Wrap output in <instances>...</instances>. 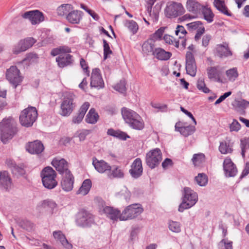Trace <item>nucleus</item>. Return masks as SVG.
I'll list each match as a JSON object with an SVG mask.
<instances>
[{
  "label": "nucleus",
  "instance_id": "nucleus-1",
  "mask_svg": "<svg viewBox=\"0 0 249 249\" xmlns=\"http://www.w3.org/2000/svg\"><path fill=\"white\" fill-rule=\"evenodd\" d=\"M18 132V129L11 118H4L0 122V139L7 143Z\"/></svg>",
  "mask_w": 249,
  "mask_h": 249
},
{
  "label": "nucleus",
  "instance_id": "nucleus-2",
  "mask_svg": "<svg viewBox=\"0 0 249 249\" xmlns=\"http://www.w3.org/2000/svg\"><path fill=\"white\" fill-rule=\"evenodd\" d=\"M122 114L125 123L133 129L141 130L144 126L141 117L134 111L124 107L122 108Z\"/></svg>",
  "mask_w": 249,
  "mask_h": 249
},
{
  "label": "nucleus",
  "instance_id": "nucleus-3",
  "mask_svg": "<svg viewBox=\"0 0 249 249\" xmlns=\"http://www.w3.org/2000/svg\"><path fill=\"white\" fill-rule=\"evenodd\" d=\"M197 201V194L190 188L185 187L183 188L182 202L178 206V211L182 213L194 206Z\"/></svg>",
  "mask_w": 249,
  "mask_h": 249
},
{
  "label": "nucleus",
  "instance_id": "nucleus-4",
  "mask_svg": "<svg viewBox=\"0 0 249 249\" xmlns=\"http://www.w3.org/2000/svg\"><path fill=\"white\" fill-rule=\"evenodd\" d=\"M76 107V96L71 92H65L60 105V114L62 116H69Z\"/></svg>",
  "mask_w": 249,
  "mask_h": 249
},
{
  "label": "nucleus",
  "instance_id": "nucleus-5",
  "mask_svg": "<svg viewBox=\"0 0 249 249\" xmlns=\"http://www.w3.org/2000/svg\"><path fill=\"white\" fill-rule=\"evenodd\" d=\"M37 111L35 107H29L23 110L19 115V122L21 125L25 127L33 125L37 117Z\"/></svg>",
  "mask_w": 249,
  "mask_h": 249
},
{
  "label": "nucleus",
  "instance_id": "nucleus-6",
  "mask_svg": "<svg viewBox=\"0 0 249 249\" xmlns=\"http://www.w3.org/2000/svg\"><path fill=\"white\" fill-rule=\"evenodd\" d=\"M40 176L43 186L48 189H52L57 185L55 178L56 173L50 166L45 167L41 172Z\"/></svg>",
  "mask_w": 249,
  "mask_h": 249
},
{
  "label": "nucleus",
  "instance_id": "nucleus-7",
  "mask_svg": "<svg viewBox=\"0 0 249 249\" xmlns=\"http://www.w3.org/2000/svg\"><path fill=\"white\" fill-rule=\"evenodd\" d=\"M75 223L77 226L82 228H88L95 223L92 214L85 210L80 211L76 215Z\"/></svg>",
  "mask_w": 249,
  "mask_h": 249
},
{
  "label": "nucleus",
  "instance_id": "nucleus-8",
  "mask_svg": "<svg viewBox=\"0 0 249 249\" xmlns=\"http://www.w3.org/2000/svg\"><path fill=\"white\" fill-rule=\"evenodd\" d=\"M143 212V209L140 204H133L127 206L120 216L121 221H125L136 218Z\"/></svg>",
  "mask_w": 249,
  "mask_h": 249
},
{
  "label": "nucleus",
  "instance_id": "nucleus-9",
  "mask_svg": "<svg viewBox=\"0 0 249 249\" xmlns=\"http://www.w3.org/2000/svg\"><path fill=\"white\" fill-rule=\"evenodd\" d=\"M162 160V153L161 150L156 148L146 153L145 161L146 165L151 169L157 167Z\"/></svg>",
  "mask_w": 249,
  "mask_h": 249
},
{
  "label": "nucleus",
  "instance_id": "nucleus-10",
  "mask_svg": "<svg viewBox=\"0 0 249 249\" xmlns=\"http://www.w3.org/2000/svg\"><path fill=\"white\" fill-rule=\"evenodd\" d=\"M6 78L15 89L22 81V77L20 75V71L16 66H12L7 70Z\"/></svg>",
  "mask_w": 249,
  "mask_h": 249
},
{
  "label": "nucleus",
  "instance_id": "nucleus-11",
  "mask_svg": "<svg viewBox=\"0 0 249 249\" xmlns=\"http://www.w3.org/2000/svg\"><path fill=\"white\" fill-rule=\"evenodd\" d=\"M164 11L165 16H181L185 9L181 3L170 1L166 4Z\"/></svg>",
  "mask_w": 249,
  "mask_h": 249
},
{
  "label": "nucleus",
  "instance_id": "nucleus-12",
  "mask_svg": "<svg viewBox=\"0 0 249 249\" xmlns=\"http://www.w3.org/2000/svg\"><path fill=\"white\" fill-rule=\"evenodd\" d=\"M208 78L214 82L223 83L221 76L223 73V69L219 66L209 67L207 68Z\"/></svg>",
  "mask_w": 249,
  "mask_h": 249
},
{
  "label": "nucleus",
  "instance_id": "nucleus-13",
  "mask_svg": "<svg viewBox=\"0 0 249 249\" xmlns=\"http://www.w3.org/2000/svg\"><path fill=\"white\" fill-rule=\"evenodd\" d=\"M157 0H145V10L149 16H159L161 11L163 1L157 2L155 6L154 4Z\"/></svg>",
  "mask_w": 249,
  "mask_h": 249
},
{
  "label": "nucleus",
  "instance_id": "nucleus-14",
  "mask_svg": "<svg viewBox=\"0 0 249 249\" xmlns=\"http://www.w3.org/2000/svg\"><path fill=\"white\" fill-rule=\"evenodd\" d=\"M186 72L191 76H195L196 72V65L193 54L190 51H188L186 54Z\"/></svg>",
  "mask_w": 249,
  "mask_h": 249
},
{
  "label": "nucleus",
  "instance_id": "nucleus-15",
  "mask_svg": "<svg viewBox=\"0 0 249 249\" xmlns=\"http://www.w3.org/2000/svg\"><path fill=\"white\" fill-rule=\"evenodd\" d=\"M58 16H81L82 12L80 11L73 10V7L70 4H62L56 9Z\"/></svg>",
  "mask_w": 249,
  "mask_h": 249
},
{
  "label": "nucleus",
  "instance_id": "nucleus-16",
  "mask_svg": "<svg viewBox=\"0 0 249 249\" xmlns=\"http://www.w3.org/2000/svg\"><path fill=\"white\" fill-rule=\"evenodd\" d=\"M131 176L134 178H140L142 174L143 168L142 161L140 158L136 159L131 165V168L129 170Z\"/></svg>",
  "mask_w": 249,
  "mask_h": 249
},
{
  "label": "nucleus",
  "instance_id": "nucleus-17",
  "mask_svg": "<svg viewBox=\"0 0 249 249\" xmlns=\"http://www.w3.org/2000/svg\"><path fill=\"white\" fill-rule=\"evenodd\" d=\"M98 68L92 70L91 76L90 86L98 89L104 88V82Z\"/></svg>",
  "mask_w": 249,
  "mask_h": 249
},
{
  "label": "nucleus",
  "instance_id": "nucleus-18",
  "mask_svg": "<svg viewBox=\"0 0 249 249\" xmlns=\"http://www.w3.org/2000/svg\"><path fill=\"white\" fill-rule=\"evenodd\" d=\"M52 164L62 175L71 172L68 168V163L64 159H54L52 161Z\"/></svg>",
  "mask_w": 249,
  "mask_h": 249
},
{
  "label": "nucleus",
  "instance_id": "nucleus-19",
  "mask_svg": "<svg viewBox=\"0 0 249 249\" xmlns=\"http://www.w3.org/2000/svg\"><path fill=\"white\" fill-rule=\"evenodd\" d=\"M223 169L226 177H234L237 173V169L230 158H226L223 164Z\"/></svg>",
  "mask_w": 249,
  "mask_h": 249
},
{
  "label": "nucleus",
  "instance_id": "nucleus-20",
  "mask_svg": "<svg viewBox=\"0 0 249 249\" xmlns=\"http://www.w3.org/2000/svg\"><path fill=\"white\" fill-rule=\"evenodd\" d=\"M62 176V179L61 181V186L62 189L66 192L72 190L74 181V178L71 172Z\"/></svg>",
  "mask_w": 249,
  "mask_h": 249
},
{
  "label": "nucleus",
  "instance_id": "nucleus-21",
  "mask_svg": "<svg viewBox=\"0 0 249 249\" xmlns=\"http://www.w3.org/2000/svg\"><path fill=\"white\" fill-rule=\"evenodd\" d=\"M12 186V179L8 172L2 171L0 172V188L9 191Z\"/></svg>",
  "mask_w": 249,
  "mask_h": 249
},
{
  "label": "nucleus",
  "instance_id": "nucleus-22",
  "mask_svg": "<svg viewBox=\"0 0 249 249\" xmlns=\"http://www.w3.org/2000/svg\"><path fill=\"white\" fill-rule=\"evenodd\" d=\"M175 131L179 132L181 135L187 137L192 135L195 131V127L192 125L183 126V123L178 121L175 126Z\"/></svg>",
  "mask_w": 249,
  "mask_h": 249
},
{
  "label": "nucleus",
  "instance_id": "nucleus-23",
  "mask_svg": "<svg viewBox=\"0 0 249 249\" xmlns=\"http://www.w3.org/2000/svg\"><path fill=\"white\" fill-rule=\"evenodd\" d=\"M56 61L60 68H63L72 65L74 60L72 55L70 54H62L56 58Z\"/></svg>",
  "mask_w": 249,
  "mask_h": 249
},
{
  "label": "nucleus",
  "instance_id": "nucleus-24",
  "mask_svg": "<svg viewBox=\"0 0 249 249\" xmlns=\"http://www.w3.org/2000/svg\"><path fill=\"white\" fill-rule=\"evenodd\" d=\"M90 106L89 103L86 102H85L80 107L78 112L74 115L72 120V122L73 124H79L83 120V118Z\"/></svg>",
  "mask_w": 249,
  "mask_h": 249
},
{
  "label": "nucleus",
  "instance_id": "nucleus-25",
  "mask_svg": "<svg viewBox=\"0 0 249 249\" xmlns=\"http://www.w3.org/2000/svg\"><path fill=\"white\" fill-rule=\"evenodd\" d=\"M26 149L31 154H39L44 150V147L40 141L36 140L29 142Z\"/></svg>",
  "mask_w": 249,
  "mask_h": 249
},
{
  "label": "nucleus",
  "instance_id": "nucleus-26",
  "mask_svg": "<svg viewBox=\"0 0 249 249\" xmlns=\"http://www.w3.org/2000/svg\"><path fill=\"white\" fill-rule=\"evenodd\" d=\"M92 164L97 172L104 173L110 171L111 167L104 160H98L96 158L93 159Z\"/></svg>",
  "mask_w": 249,
  "mask_h": 249
},
{
  "label": "nucleus",
  "instance_id": "nucleus-27",
  "mask_svg": "<svg viewBox=\"0 0 249 249\" xmlns=\"http://www.w3.org/2000/svg\"><path fill=\"white\" fill-rule=\"evenodd\" d=\"M53 236L54 239L59 241L61 245L66 249H71L72 245L71 243L69 242L67 239L65 235L61 231H55L53 233Z\"/></svg>",
  "mask_w": 249,
  "mask_h": 249
},
{
  "label": "nucleus",
  "instance_id": "nucleus-28",
  "mask_svg": "<svg viewBox=\"0 0 249 249\" xmlns=\"http://www.w3.org/2000/svg\"><path fill=\"white\" fill-rule=\"evenodd\" d=\"M233 142L230 139H226L223 142H220L219 151L222 154H231L233 152Z\"/></svg>",
  "mask_w": 249,
  "mask_h": 249
},
{
  "label": "nucleus",
  "instance_id": "nucleus-29",
  "mask_svg": "<svg viewBox=\"0 0 249 249\" xmlns=\"http://www.w3.org/2000/svg\"><path fill=\"white\" fill-rule=\"evenodd\" d=\"M103 212L108 218L113 221H117L118 218L120 219L121 214L118 209L109 206H106L103 209Z\"/></svg>",
  "mask_w": 249,
  "mask_h": 249
},
{
  "label": "nucleus",
  "instance_id": "nucleus-30",
  "mask_svg": "<svg viewBox=\"0 0 249 249\" xmlns=\"http://www.w3.org/2000/svg\"><path fill=\"white\" fill-rule=\"evenodd\" d=\"M153 55L158 60L166 61L170 58L172 54L171 52L165 51L163 49L157 48L154 50Z\"/></svg>",
  "mask_w": 249,
  "mask_h": 249
},
{
  "label": "nucleus",
  "instance_id": "nucleus-31",
  "mask_svg": "<svg viewBox=\"0 0 249 249\" xmlns=\"http://www.w3.org/2000/svg\"><path fill=\"white\" fill-rule=\"evenodd\" d=\"M216 51L217 55L220 58L227 57L232 55V53L228 45H218Z\"/></svg>",
  "mask_w": 249,
  "mask_h": 249
},
{
  "label": "nucleus",
  "instance_id": "nucleus-32",
  "mask_svg": "<svg viewBox=\"0 0 249 249\" xmlns=\"http://www.w3.org/2000/svg\"><path fill=\"white\" fill-rule=\"evenodd\" d=\"M154 43L155 42L150 38L145 41L142 45V50L143 53L147 55L151 53L153 55V53L154 52Z\"/></svg>",
  "mask_w": 249,
  "mask_h": 249
},
{
  "label": "nucleus",
  "instance_id": "nucleus-33",
  "mask_svg": "<svg viewBox=\"0 0 249 249\" xmlns=\"http://www.w3.org/2000/svg\"><path fill=\"white\" fill-rule=\"evenodd\" d=\"M91 181L89 179H85L81 186L77 192V194H81L82 196H85L89 192L91 187Z\"/></svg>",
  "mask_w": 249,
  "mask_h": 249
},
{
  "label": "nucleus",
  "instance_id": "nucleus-34",
  "mask_svg": "<svg viewBox=\"0 0 249 249\" xmlns=\"http://www.w3.org/2000/svg\"><path fill=\"white\" fill-rule=\"evenodd\" d=\"M109 173L108 176L110 178H123L124 177L123 171L117 166H113L111 167V170L109 171Z\"/></svg>",
  "mask_w": 249,
  "mask_h": 249
},
{
  "label": "nucleus",
  "instance_id": "nucleus-35",
  "mask_svg": "<svg viewBox=\"0 0 249 249\" xmlns=\"http://www.w3.org/2000/svg\"><path fill=\"white\" fill-rule=\"evenodd\" d=\"M71 52V49L67 46H60L57 48L53 49L51 52L52 56H56L62 54H68Z\"/></svg>",
  "mask_w": 249,
  "mask_h": 249
},
{
  "label": "nucleus",
  "instance_id": "nucleus-36",
  "mask_svg": "<svg viewBox=\"0 0 249 249\" xmlns=\"http://www.w3.org/2000/svg\"><path fill=\"white\" fill-rule=\"evenodd\" d=\"M98 118V113L96 112L94 108H91L86 115V121L87 123L94 124L97 122Z\"/></svg>",
  "mask_w": 249,
  "mask_h": 249
},
{
  "label": "nucleus",
  "instance_id": "nucleus-37",
  "mask_svg": "<svg viewBox=\"0 0 249 249\" xmlns=\"http://www.w3.org/2000/svg\"><path fill=\"white\" fill-rule=\"evenodd\" d=\"M213 5L222 14L227 16H231V14L228 12L227 7L225 5L224 1L221 0H214Z\"/></svg>",
  "mask_w": 249,
  "mask_h": 249
},
{
  "label": "nucleus",
  "instance_id": "nucleus-38",
  "mask_svg": "<svg viewBox=\"0 0 249 249\" xmlns=\"http://www.w3.org/2000/svg\"><path fill=\"white\" fill-rule=\"evenodd\" d=\"M240 147L241 150V154L243 159L245 158L246 150L249 148V136L240 140Z\"/></svg>",
  "mask_w": 249,
  "mask_h": 249
},
{
  "label": "nucleus",
  "instance_id": "nucleus-39",
  "mask_svg": "<svg viewBox=\"0 0 249 249\" xmlns=\"http://www.w3.org/2000/svg\"><path fill=\"white\" fill-rule=\"evenodd\" d=\"M226 74L229 81L234 82L238 77L239 74L237 68H233L226 71Z\"/></svg>",
  "mask_w": 249,
  "mask_h": 249
},
{
  "label": "nucleus",
  "instance_id": "nucleus-40",
  "mask_svg": "<svg viewBox=\"0 0 249 249\" xmlns=\"http://www.w3.org/2000/svg\"><path fill=\"white\" fill-rule=\"evenodd\" d=\"M35 42L36 40L33 37H27L19 41L20 45L23 48L22 50H24V51L31 47Z\"/></svg>",
  "mask_w": 249,
  "mask_h": 249
},
{
  "label": "nucleus",
  "instance_id": "nucleus-41",
  "mask_svg": "<svg viewBox=\"0 0 249 249\" xmlns=\"http://www.w3.org/2000/svg\"><path fill=\"white\" fill-rule=\"evenodd\" d=\"M200 6V4L195 0H188L186 2L187 10L193 13L196 12Z\"/></svg>",
  "mask_w": 249,
  "mask_h": 249
},
{
  "label": "nucleus",
  "instance_id": "nucleus-42",
  "mask_svg": "<svg viewBox=\"0 0 249 249\" xmlns=\"http://www.w3.org/2000/svg\"><path fill=\"white\" fill-rule=\"evenodd\" d=\"M124 26L133 34L137 33L139 27L137 23L133 20H126Z\"/></svg>",
  "mask_w": 249,
  "mask_h": 249
},
{
  "label": "nucleus",
  "instance_id": "nucleus-43",
  "mask_svg": "<svg viewBox=\"0 0 249 249\" xmlns=\"http://www.w3.org/2000/svg\"><path fill=\"white\" fill-rule=\"evenodd\" d=\"M196 183L200 186H205L207 185L208 179L207 175L204 173H199L195 178Z\"/></svg>",
  "mask_w": 249,
  "mask_h": 249
},
{
  "label": "nucleus",
  "instance_id": "nucleus-44",
  "mask_svg": "<svg viewBox=\"0 0 249 249\" xmlns=\"http://www.w3.org/2000/svg\"><path fill=\"white\" fill-rule=\"evenodd\" d=\"M195 166H199L205 161V155L202 153L195 154L192 159Z\"/></svg>",
  "mask_w": 249,
  "mask_h": 249
},
{
  "label": "nucleus",
  "instance_id": "nucleus-45",
  "mask_svg": "<svg viewBox=\"0 0 249 249\" xmlns=\"http://www.w3.org/2000/svg\"><path fill=\"white\" fill-rule=\"evenodd\" d=\"M17 222L20 227L27 231H31L33 228V224L27 219H22Z\"/></svg>",
  "mask_w": 249,
  "mask_h": 249
},
{
  "label": "nucleus",
  "instance_id": "nucleus-46",
  "mask_svg": "<svg viewBox=\"0 0 249 249\" xmlns=\"http://www.w3.org/2000/svg\"><path fill=\"white\" fill-rule=\"evenodd\" d=\"M219 249H233L232 242L229 241L228 238L222 239L218 244Z\"/></svg>",
  "mask_w": 249,
  "mask_h": 249
},
{
  "label": "nucleus",
  "instance_id": "nucleus-47",
  "mask_svg": "<svg viewBox=\"0 0 249 249\" xmlns=\"http://www.w3.org/2000/svg\"><path fill=\"white\" fill-rule=\"evenodd\" d=\"M168 228L170 231L174 232H179L181 231L180 224L178 222L169 221Z\"/></svg>",
  "mask_w": 249,
  "mask_h": 249
},
{
  "label": "nucleus",
  "instance_id": "nucleus-48",
  "mask_svg": "<svg viewBox=\"0 0 249 249\" xmlns=\"http://www.w3.org/2000/svg\"><path fill=\"white\" fill-rule=\"evenodd\" d=\"M164 27L160 28L150 36V39L153 40L154 42L156 40L161 39L164 32Z\"/></svg>",
  "mask_w": 249,
  "mask_h": 249
},
{
  "label": "nucleus",
  "instance_id": "nucleus-49",
  "mask_svg": "<svg viewBox=\"0 0 249 249\" xmlns=\"http://www.w3.org/2000/svg\"><path fill=\"white\" fill-rule=\"evenodd\" d=\"M126 82L125 80L122 79L114 87V89L120 93H124L126 91Z\"/></svg>",
  "mask_w": 249,
  "mask_h": 249
},
{
  "label": "nucleus",
  "instance_id": "nucleus-50",
  "mask_svg": "<svg viewBox=\"0 0 249 249\" xmlns=\"http://www.w3.org/2000/svg\"><path fill=\"white\" fill-rule=\"evenodd\" d=\"M197 89L204 93H207L210 92V89L206 86L203 78H200L197 82Z\"/></svg>",
  "mask_w": 249,
  "mask_h": 249
},
{
  "label": "nucleus",
  "instance_id": "nucleus-51",
  "mask_svg": "<svg viewBox=\"0 0 249 249\" xmlns=\"http://www.w3.org/2000/svg\"><path fill=\"white\" fill-rule=\"evenodd\" d=\"M12 172L13 174L16 176H22L25 173L23 165H18L16 164L15 167L12 168Z\"/></svg>",
  "mask_w": 249,
  "mask_h": 249
},
{
  "label": "nucleus",
  "instance_id": "nucleus-52",
  "mask_svg": "<svg viewBox=\"0 0 249 249\" xmlns=\"http://www.w3.org/2000/svg\"><path fill=\"white\" fill-rule=\"evenodd\" d=\"M103 47H104V59H106L108 57V55L112 53L109 44L105 39H103Z\"/></svg>",
  "mask_w": 249,
  "mask_h": 249
},
{
  "label": "nucleus",
  "instance_id": "nucleus-53",
  "mask_svg": "<svg viewBox=\"0 0 249 249\" xmlns=\"http://www.w3.org/2000/svg\"><path fill=\"white\" fill-rule=\"evenodd\" d=\"M41 205L44 208H50L53 210L56 207V204L53 200L47 199L42 201Z\"/></svg>",
  "mask_w": 249,
  "mask_h": 249
},
{
  "label": "nucleus",
  "instance_id": "nucleus-54",
  "mask_svg": "<svg viewBox=\"0 0 249 249\" xmlns=\"http://www.w3.org/2000/svg\"><path fill=\"white\" fill-rule=\"evenodd\" d=\"M229 127L231 132H237L241 129V125L236 119H233L232 122L230 124Z\"/></svg>",
  "mask_w": 249,
  "mask_h": 249
},
{
  "label": "nucleus",
  "instance_id": "nucleus-55",
  "mask_svg": "<svg viewBox=\"0 0 249 249\" xmlns=\"http://www.w3.org/2000/svg\"><path fill=\"white\" fill-rule=\"evenodd\" d=\"M24 18H28L33 25L38 24L44 20L45 17H23Z\"/></svg>",
  "mask_w": 249,
  "mask_h": 249
},
{
  "label": "nucleus",
  "instance_id": "nucleus-56",
  "mask_svg": "<svg viewBox=\"0 0 249 249\" xmlns=\"http://www.w3.org/2000/svg\"><path fill=\"white\" fill-rule=\"evenodd\" d=\"M118 195L123 196L126 201H127L130 198L131 193L126 188H125L120 192L118 193Z\"/></svg>",
  "mask_w": 249,
  "mask_h": 249
},
{
  "label": "nucleus",
  "instance_id": "nucleus-57",
  "mask_svg": "<svg viewBox=\"0 0 249 249\" xmlns=\"http://www.w3.org/2000/svg\"><path fill=\"white\" fill-rule=\"evenodd\" d=\"M20 16H44L43 14L38 10H34L25 12Z\"/></svg>",
  "mask_w": 249,
  "mask_h": 249
},
{
  "label": "nucleus",
  "instance_id": "nucleus-58",
  "mask_svg": "<svg viewBox=\"0 0 249 249\" xmlns=\"http://www.w3.org/2000/svg\"><path fill=\"white\" fill-rule=\"evenodd\" d=\"M236 105L238 107L242 108H246L249 107V102L244 99L236 101Z\"/></svg>",
  "mask_w": 249,
  "mask_h": 249
},
{
  "label": "nucleus",
  "instance_id": "nucleus-59",
  "mask_svg": "<svg viewBox=\"0 0 249 249\" xmlns=\"http://www.w3.org/2000/svg\"><path fill=\"white\" fill-rule=\"evenodd\" d=\"M202 23L200 21H197L195 22H191L186 24L188 28L190 30H195L197 29Z\"/></svg>",
  "mask_w": 249,
  "mask_h": 249
},
{
  "label": "nucleus",
  "instance_id": "nucleus-60",
  "mask_svg": "<svg viewBox=\"0 0 249 249\" xmlns=\"http://www.w3.org/2000/svg\"><path fill=\"white\" fill-rule=\"evenodd\" d=\"M115 137L120 140H126L127 138H129V136L125 133L120 130H116Z\"/></svg>",
  "mask_w": 249,
  "mask_h": 249
},
{
  "label": "nucleus",
  "instance_id": "nucleus-61",
  "mask_svg": "<svg viewBox=\"0 0 249 249\" xmlns=\"http://www.w3.org/2000/svg\"><path fill=\"white\" fill-rule=\"evenodd\" d=\"M203 16H214L211 9L208 6H203L201 8Z\"/></svg>",
  "mask_w": 249,
  "mask_h": 249
},
{
  "label": "nucleus",
  "instance_id": "nucleus-62",
  "mask_svg": "<svg viewBox=\"0 0 249 249\" xmlns=\"http://www.w3.org/2000/svg\"><path fill=\"white\" fill-rule=\"evenodd\" d=\"M90 130L87 129H83L80 131L78 134V137L80 141H84L86 136L89 134Z\"/></svg>",
  "mask_w": 249,
  "mask_h": 249
},
{
  "label": "nucleus",
  "instance_id": "nucleus-63",
  "mask_svg": "<svg viewBox=\"0 0 249 249\" xmlns=\"http://www.w3.org/2000/svg\"><path fill=\"white\" fill-rule=\"evenodd\" d=\"M66 18L71 23L78 24L81 20V17H66Z\"/></svg>",
  "mask_w": 249,
  "mask_h": 249
},
{
  "label": "nucleus",
  "instance_id": "nucleus-64",
  "mask_svg": "<svg viewBox=\"0 0 249 249\" xmlns=\"http://www.w3.org/2000/svg\"><path fill=\"white\" fill-rule=\"evenodd\" d=\"M173 164V161L171 159L166 158L162 162L161 165L164 169H166L168 167L172 166Z\"/></svg>",
  "mask_w": 249,
  "mask_h": 249
}]
</instances>
